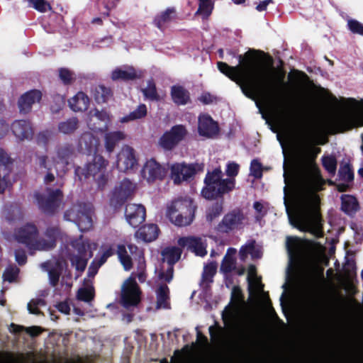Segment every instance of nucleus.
Masks as SVG:
<instances>
[{
	"mask_svg": "<svg viewBox=\"0 0 363 363\" xmlns=\"http://www.w3.org/2000/svg\"><path fill=\"white\" fill-rule=\"evenodd\" d=\"M240 65L230 67L225 62H218L220 72L240 86L243 94L255 99L261 97L276 101L277 89L274 84V72L258 60L246 54V60L239 55Z\"/></svg>",
	"mask_w": 363,
	"mask_h": 363,
	"instance_id": "nucleus-1",
	"label": "nucleus"
},
{
	"mask_svg": "<svg viewBox=\"0 0 363 363\" xmlns=\"http://www.w3.org/2000/svg\"><path fill=\"white\" fill-rule=\"evenodd\" d=\"M284 204H320L318 192L325 181L313 159L303 155L288 170L284 164Z\"/></svg>",
	"mask_w": 363,
	"mask_h": 363,
	"instance_id": "nucleus-2",
	"label": "nucleus"
},
{
	"mask_svg": "<svg viewBox=\"0 0 363 363\" xmlns=\"http://www.w3.org/2000/svg\"><path fill=\"white\" fill-rule=\"evenodd\" d=\"M321 206H285L289 223L302 232L323 236Z\"/></svg>",
	"mask_w": 363,
	"mask_h": 363,
	"instance_id": "nucleus-3",
	"label": "nucleus"
},
{
	"mask_svg": "<svg viewBox=\"0 0 363 363\" xmlns=\"http://www.w3.org/2000/svg\"><path fill=\"white\" fill-rule=\"evenodd\" d=\"M223 172L220 168L208 172L204 179L205 187L201 191L202 196L208 199H213L235 187L234 179H222Z\"/></svg>",
	"mask_w": 363,
	"mask_h": 363,
	"instance_id": "nucleus-4",
	"label": "nucleus"
},
{
	"mask_svg": "<svg viewBox=\"0 0 363 363\" xmlns=\"http://www.w3.org/2000/svg\"><path fill=\"white\" fill-rule=\"evenodd\" d=\"M276 118L283 128L295 134L305 145L313 142L312 135L301 127L294 112L278 106L276 110Z\"/></svg>",
	"mask_w": 363,
	"mask_h": 363,
	"instance_id": "nucleus-5",
	"label": "nucleus"
},
{
	"mask_svg": "<svg viewBox=\"0 0 363 363\" xmlns=\"http://www.w3.org/2000/svg\"><path fill=\"white\" fill-rule=\"evenodd\" d=\"M108 162L101 155H96L93 157L91 162H89L84 167H77L75 169L76 174L82 179L92 177L98 183L99 187L105 185L108 180V174L106 173V167Z\"/></svg>",
	"mask_w": 363,
	"mask_h": 363,
	"instance_id": "nucleus-6",
	"label": "nucleus"
},
{
	"mask_svg": "<svg viewBox=\"0 0 363 363\" xmlns=\"http://www.w3.org/2000/svg\"><path fill=\"white\" fill-rule=\"evenodd\" d=\"M141 291L135 277L130 276L123 283L121 288V303L126 309L137 306L140 301Z\"/></svg>",
	"mask_w": 363,
	"mask_h": 363,
	"instance_id": "nucleus-7",
	"label": "nucleus"
},
{
	"mask_svg": "<svg viewBox=\"0 0 363 363\" xmlns=\"http://www.w3.org/2000/svg\"><path fill=\"white\" fill-rule=\"evenodd\" d=\"M203 170V164L175 163L171 166V178L174 184H179L182 182L189 181Z\"/></svg>",
	"mask_w": 363,
	"mask_h": 363,
	"instance_id": "nucleus-8",
	"label": "nucleus"
},
{
	"mask_svg": "<svg viewBox=\"0 0 363 363\" xmlns=\"http://www.w3.org/2000/svg\"><path fill=\"white\" fill-rule=\"evenodd\" d=\"M331 125L337 131H344L355 126H363V111L338 113L330 119Z\"/></svg>",
	"mask_w": 363,
	"mask_h": 363,
	"instance_id": "nucleus-9",
	"label": "nucleus"
},
{
	"mask_svg": "<svg viewBox=\"0 0 363 363\" xmlns=\"http://www.w3.org/2000/svg\"><path fill=\"white\" fill-rule=\"evenodd\" d=\"M183 207L179 211L176 208V206H168L167 210V217L171 223L179 227L190 225L194 218L196 209V206H183Z\"/></svg>",
	"mask_w": 363,
	"mask_h": 363,
	"instance_id": "nucleus-10",
	"label": "nucleus"
},
{
	"mask_svg": "<svg viewBox=\"0 0 363 363\" xmlns=\"http://www.w3.org/2000/svg\"><path fill=\"white\" fill-rule=\"evenodd\" d=\"M39 232L37 226L33 223H26L15 231L16 240L25 245L28 248L33 250L39 247Z\"/></svg>",
	"mask_w": 363,
	"mask_h": 363,
	"instance_id": "nucleus-11",
	"label": "nucleus"
},
{
	"mask_svg": "<svg viewBox=\"0 0 363 363\" xmlns=\"http://www.w3.org/2000/svg\"><path fill=\"white\" fill-rule=\"evenodd\" d=\"M136 185L128 179L118 184L111 193V204H123L129 201L134 194Z\"/></svg>",
	"mask_w": 363,
	"mask_h": 363,
	"instance_id": "nucleus-12",
	"label": "nucleus"
},
{
	"mask_svg": "<svg viewBox=\"0 0 363 363\" xmlns=\"http://www.w3.org/2000/svg\"><path fill=\"white\" fill-rule=\"evenodd\" d=\"M187 134L186 128L182 125H174L165 132L160 139V145L165 150H170L182 141Z\"/></svg>",
	"mask_w": 363,
	"mask_h": 363,
	"instance_id": "nucleus-13",
	"label": "nucleus"
},
{
	"mask_svg": "<svg viewBox=\"0 0 363 363\" xmlns=\"http://www.w3.org/2000/svg\"><path fill=\"white\" fill-rule=\"evenodd\" d=\"M86 123L89 128L91 130L104 132L108 128L110 117L106 111L94 108L89 112Z\"/></svg>",
	"mask_w": 363,
	"mask_h": 363,
	"instance_id": "nucleus-14",
	"label": "nucleus"
},
{
	"mask_svg": "<svg viewBox=\"0 0 363 363\" xmlns=\"http://www.w3.org/2000/svg\"><path fill=\"white\" fill-rule=\"evenodd\" d=\"M138 164L135 150L125 145L117 155L116 167L121 172L133 169Z\"/></svg>",
	"mask_w": 363,
	"mask_h": 363,
	"instance_id": "nucleus-15",
	"label": "nucleus"
},
{
	"mask_svg": "<svg viewBox=\"0 0 363 363\" xmlns=\"http://www.w3.org/2000/svg\"><path fill=\"white\" fill-rule=\"evenodd\" d=\"M165 173V169L154 159L147 160L141 170L142 177L148 183L162 179Z\"/></svg>",
	"mask_w": 363,
	"mask_h": 363,
	"instance_id": "nucleus-16",
	"label": "nucleus"
},
{
	"mask_svg": "<svg viewBox=\"0 0 363 363\" xmlns=\"http://www.w3.org/2000/svg\"><path fill=\"white\" fill-rule=\"evenodd\" d=\"M245 216L238 208L234 209L224 216L221 222L217 226V230L221 233H229L242 223Z\"/></svg>",
	"mask_w": 363,
	"mask_h": 363,
	"instance_id": "nucleus-17",
	"label": "nucleus"
},
{
	"mask_svg": "<svg viewBox=\"0 0 363 363\" xmlns=\"http://www.w3.org/2000/svg\"><path fill=\"white\" fill-rule=\"evenodd\" d=\"M198 132L202 137L213 138L218 134L219 128L210 116L203 113L199 116Z\"/></svg>",
	"mask_w": 363,
	"mask_h": 363,
	"instance_id": "nucleus-18",
	"label": "nucleus"
},
{
	"mask_svg": "<svg viewBox=\"0 0 363 363\" xmlns=\"http://www.w3.org/2000/svg\"><path fill=\"white\" fill-rule=\"evenodd\" d=\"M13 135L20 141L30 140L33 136L30 123L26 120H16L11 125Z\"/></svg>",
	"mask_w": 363,
	"mask_h": 363,
	"instance_id": "nucleus-19",
	"label": "nucleus"
},
{
	"mask_svg": "<svg viewBox=\"0 0 363 363\" xmlns=\"http://www.w3.org/2000/svg\"><path fill=\"white\" fill-rule=\"evenodd\" d=\"M125 216L127 222L132 227L139 226L145 220V206H125Z\"/></svg>",
	"mask_w": 363,
	"mask_h": 363,
	"instance_id": "nucleus-20",
	"label": "nucleus"
},
{
	"mask_svg": "<svg viewBox=\"0 0 363 363\" xmlns=\"http://www.w3.org/2000/svg\"><path fill=\"white\" fill-rule=\"evenodd\" d=\"M42 97L40 91L33 89L23 94L18 100V108L21 113H29L33 104L38 103Z\"/></svg>",
	"mask_w": 363,
	"mask_h": 363,
	"instance_id": "nucleus-21",
	"label": "nucleus"
},
{
	"mask_svg": "<svg viewBox=\"0 0 363 363\" xmlns=\"http://www.w3.org/2000/svg\"><path fill=\"white\" fill-rule=\"evenodd\" d=\"M179 245L187 247L194 252L196 255L204 257L207 254L206 245L202 242L201 238L198 237H184L178 241Z\"/></svg>",
	"mask_w": 363,
	"mask_h": 363,
	"instance_id": "nucleus-22",
	"label": "nucleus"
},
{
	"mask_svg": "<svg viewBox=\"0 0 363 363\" xmlns=\"http://www.w3.org/2000/svg\"><path fill=\"white\" fill-rule=\"evenodd\" d=\"M35 197L38 204H60L63 201V194L58 189L48 188L43 194L35 193Z\"/></svg>",
	"mask_w": 363,
	"mask_h": 363,
	"instance_id": "nucleus-23",
	"label": "nucleus"
},
{
	"mask_svg": "<svg viewBox=\"0 0 363 363\" xmlns=\"http://www.w3.org/2000/svg\"><path fill=\"white\" fill-rule=\"evenodd\" d=\"M142 72L137 71L133 67L124 65L116 67L111 72V79L116 80H133L141 77Z\"/></svg>",
	"mask_w": 363,
	"mask_h": 363,
	"instance_id": "nucleus-24",
	"label": "nucleus"
},
{
	"mask_svg": "<svg viewBox=\"0 0 363 363\" xmlns=\"http://www.w3.org/2000/svg\"><path fill=\"white\" fill-rule=\"evenodd\" d=\"M73 154V148L71 145L65 144L57 147L55 152V157L57 160L56 165L62 168V171L69 163L70 158Z\"/></svg>",
	"mask_w": 363,
	"mask_h": 363,
	"instance_id": "nucleus-25",
	"label": "nucleus"
},
{
	"mask_svg": "<svg viewBox=\"0 0 363 363\" xmlns=\"http://www.w3.org/2000/svg\"><path fill=\"white\" fill-rule=\"evenodd\" d=\"M160 229L156 224H146L141 226L136 232L138 238L144 242H150L156 240L158 237Z\"/></svg>",
	"mask_w": 363,
	"mask_h": 363,
	"instance_id": "nucleus-26",
	"label": "nucleus"
},
{
	"mask_svg": "<svg viewBox=\"0 0 363 363\" xmlns=\"http://www.w3.org/2000/svg\"><path fill=\"white\" fill-rule=\"evenodd\" d=\"M60 235V228L58 225L47 228L45 235L48 240L44 239L39 240V246L41 245L43 249H52L56 246L57 239Z\"/></svg>",
	"mask_w": 363,
	"mask_h": 363,
	"instance_id": "nucleus-27",
	"label": "nucleus"
},
{
	"mask_svg": "<svg viewBox=\"0 0 363 363\" xmlns=\"http://www.w3.org/2000/svg\"><path fill=\"white\" fill-rule=\"evenodd\" d=\"M99 144V139L89 132L82 134L79 142L81 150L87 153L95 152Z\"/></svg>",
	"mask_w": 363,
	"mask_h": 363,
	"instance_id": "nucleus-28",
	"label": "nucleus"
},
{
	"mask_svg": "<svg viewBox=\"0 0 363 363\" xmlns=\"http://www.w3.org/2000/svg\"><path fill=\"white\" fill-rule=\"evenodd\" d=\"M68 103L72 111H84L89 107V99L84 92L79 91L68 101Z\"/></svg>",
	"mask_w": 363,
	"mask_h": 363,
	"instance_id": "nucleus-29",
	"label": "nucleus"
},
{
	"mask_svg": "<svg viewBox=\"0 0 363 363\" xmlns=\"http://www.w3.org/2000/svg\"><path fill=\"white\" fill-rule=\"evenodd\" d=\"M125 138V134L121 130L106 133L104 135V144L106 151L113 152L117 144Z\"/></svg>",
	"mask_w": 363,
	"mask_h": 363,
	"instance_id": "nucleus-30",
	"label": "nucleus"
},
{
	"mask_svg": "<svg viewBox=\"0 0 363 363\" xmlns=\"http://www.w3.org/2000/svg\"><path fill=\"white\" fill-rule=\"evenodd\" d=\"M171 96L174 104L184 106L190 101L189 92L181 86H173L171 88Z\"/></svg>",
	"mask_w": 363,
	"mask_h": 363,
	"instance_id": "nucleus-31",
	"label": "nucleus"
},
{
	"mask_svg": "<svg viewBox=\"0 0 363 363\" xmlns=\"http://www.w3.org/2000/svg\"><path fill=\"white\" fill-rule=\"evenodd\" d=\"M82 206H77V207L81 208ZM77 206H73L69 209L67 210L64 213V218L66 220L72 221L80 224V221L82 218H84L87 220L89 225H91V218L85 213L81 212L79 209H75Z\"/></svg>",
	"mask_w": 363,
	"mask_h": 363,
	"instance_id": "nucleus-32",
	"label": "nucleus"
},
{
	"mask_svg": "<svg viewBox=\"0 0 363 363\" xmlns=\"http://www.w3.org/2000/svg\"><path fill=\"white\" fill-rule=\"evenodd\" d=\"M157 308H170L169 289L166 284H161L156 291Z\"/></svg>",
	"mask_w": 363,
	"mask_h": 363,
	"instance_id": "nucleus-33",
	"label": "nucleus"
},
{
	"mask_svg": "<svg viewBox=\"0 0 363 363\" xmlns=\"http://www.w3.org/2000/svg\"><path fill=\"white\" fill-rule=\"evenodd\" d=\"M163 260L166 261L168 265H174L177 263L182 255V250L178 247H167L162 251Z\"/></svg>",
	"mask_w": 363,
	"mask_h": 363,
	"instance_id": "nucleus-34",
	"label": "nucleus"
},
{
	"mask_svg": "<svg viewBox=\"0 0 363 363\" xmlns=\"http://www.w3.org/2000/svg\"><path fill=\"white\" fill-rule=\"evenodd\" d=\"M230 252L235 254L236 250L232 247L228 248L220 264V270L225 274L230 273L235 269V259L230 255Z\"/></svg>",
	"mask_w": 363,
	"mask_h": 363,
	"instance_id": "nucleus-35",
	"label": "nucleus"
},
{
	"mask_svg": "<svg viewBox=\"0 0 363 363\" xmlns=\"http://www.w3.org/2000/svg\"><path fill=\"white\" fill-rule=\"evenodd\" d=\"M24 216L21 206H6L5 218L9 223H15L23 220Z\"/></svg>",
	"mask_w": 363,
	"mask_h": 363,
	"instance_id": "nucleus-36",
	"label": "nucleus"
},
{
	"mask_svg": "<svg viewBox=\"0 0 363 363\" xmlns=\"http://www.w3.org/2000/svg\"><path fill=\"white\" fill-rule=\"evenodd\" d=\"M56 158L53 155L52 157H48L44 155H39L37 156V164L40 168L44 169L48 172L51 171L53 168L57 171H62V168L56 165Z\"/></svg>",
	"mask_w": 363,
	"mask_h": 363,
	"instance_id": "nucleus-37",
	"label": "nucleus"
},
{
	"mask_svg": "<svg viewBox=\"0 0 363 363\" xmlns=\"http://www.w3.org/2000/svg\"><path fill=\"white\" fill-rule=\"evenodd\" d=\"M147 113V106L145 104H140L134 111L129 114L120 118L119 121L121 123H128L130 121L143 118Z\"/></svg>",
	"mask_w": 363,
	"mask_h": 363,
	"instance_id": "nucleus-38",
	"label": "nucleus"
},
{
	"mask_svg": "<svg viewBox=\"0 0 363 363\" xmlns=\"http://www.w3.org/2000/svg\"><path fill=\"white\" fill-rule=\"evenodd\" d=\"M79 126V120L72 117L58 124V130L60 133L68 135L74 133Z\"/></svg>",
	"mask_w": 363,
	"mask_h": 363,
	"instance_id": "nucleus-39",
	"label": "nucleus"
},
{
	"mask_svg": "<svg viewBox=\"0 0 363 363\" xmlns=\"http://www.w3.org/2000/svg\"><path fill=\"white\" fill-rule=\"evenodd\" d=\"M199 8L196 12V15H200L203 19H207L212 13L214 9L213 0H198Z\"/></svg>",
	"mask_w": 363,
	"mask_h": 363,
	"instance_id": "nucleus-40",
	"label": "nucleus"
},
{
	"mask_svg": "<svg viewBox=\"0 0 363 363\" xmlns=\"http://www.w3.org/2000/svg\"><path fill=\"white\" fill-rule=\"evenodd\" d=\"M72 245L77 251L78 256L88 257L89 252H91L89 240H84L82 235L79 239L72 242Z\"/></svg>",
	"mask_w": 363,
	"mask_h": 363,
	"instance_id": "nucleus-41",
	"label": "nucleus"
},
{
	"mask_svg": "<svg viewBox=\"0 0 363 363\" xmlns=\"http://www.w3.org/2000/svg\"><path fill=\"white\" fill-rule=\"evenodd\" d=\"M117 255L119 260L125 270L128 271L133 267V262L131 257L128 255L125 246L124 245H118L117 247Z\"/></svg>",
	"mask_w": 363,
	"mask_h": 363,
	"instance_id": "nucleus-42",
	"label": "nucleus"
},
{
	"mask_svg": "<svg viewBox=\"0 0 363 363\" xmlns=\"http://www.w3.org/2000/svg\"><path fill=\"white\" fill-rule=\"evenodd\" d=\"M11 327L13 328V332L15 333H20L25 331L31 337H35L39 336L43 331V329L40 326H31L24 327L22 325H18L14 323L11 324Z\"/></svg>",
	"mask_w": 363,
	"mask_h": 363,
	"instance_id": "nucleus-43",
	"label": "nucleus"
},
{
	"mask_svg": "<svg viewBox=\"0 0 363 363\" xmlns=\"http://www.w3.org/2000/svg\"><path fill=\"white\" fill-rule=\"evenodd\" d=\"M217 264L216 262H211L206 264L202 273V282L207 285L213 282V277L216 274Z\"/></svg>",
	"mask_w": 363,
	"mask_h": 363,
	"instance_id": "nucleus-44",
	"label": "nucleus"
},
{
	"mask_svg": "<svg viewBox=\"0 0 363 363\" xmlns=\"http://www.w3.org/2000/svg\"><path fill=\"white\" fill-rule=\"evenodd\" d=\"M175 10L172 8L167 9L155 18V23L157 28L162 29L164 24L170 21L174 18Z\"/></svg>",
	"mask_w": 363,
	"mask_h": 363,
	"instance_id": "nucleus-45",
	"label": "nucleus"
},
{
	"mask_svg": "<svg viewBox=\"0 0 363 363\" xmlns=\"http://www.w3.org/2000/svg\"><path fill=\"white\" fill-rule=\"evenodd\" d=\"M62 269V263L57 261L55 266L48 271L49 281L52 286L55 287L58 284Z\"/></svg>",
	"mask_w": 363,
	"mask_h": 363,
	"instance_id": "nucleus-46",
	"label": "nucleus"
},
{
	"mask_svg": "<svg viewBox=\"0 0 363 363\" xmlns=\"http://www.w3.org/2000/svg\"><path fill=\"white\" fill-rule=\"evenodd\" d=\"M93 252H90L88 257L74 255L71 258L72 265L75 266L77 271L83 272L87 265L89 259L92 257Z\"/></svg>",
	"mask_w": 363,
	"mask_h": 363,
	"instance_id": "nucleus-47",
	"label": "nucleus"
},
{
	"mask_svg": "<svg viewBox=\"0 0 363 363\" xmlns=\"http://www.w3.org/2000/svg\"><path fill=\"white\" fill-rule=\"evenodd\" d=\"M142 92L147 99L150 101H157L159 99L156 86L152 80H148L147 82V86L142 89Z\"/></svg>",
	"mask_w": 363,
	"mask_h": 363,
	"instance_id": "nucleus-48",
	"label": "nucleus"
},
{
	"mask_svg": "<svg viewBox=\"0 0 363 363\" xmlns=\"http://www.w3.org/2000/svg\"><path fill=\"white\" fill-rule=\"evenodd\" d=\"M339 179L345 183H349L353 180L354 174L349 164L340 166L338 171Z\"/></svg>",
	"mask_w": 363,
	"mask_h": 363,
	"instance_id": "nucleus-49",
	"label": "nucleus"
},
{
	"mask_svg": "<svg viewBox=\"0 0 363 363\" xmlns=\"http://www.w3.org/2000/svg\"><path fill=\"white\" fill-rule=\"evenodd\" d=\"M94 296L95 292L94 289L93 287L80 288L77 294V299L84 302L91 301L94 298Z\"/></svg>",
	"mask_w": 363,
	"mask_h": 363,
	"instance_id": "nucleus-50",
	"label": "nucleus"
},
{
	"mask_svg": "<svg viewBox=\"0 0 363 363\" xmlns=\"http://www.w3.org/2000/svg\"><path fill=\"white\" fill-rule=\"evenodd\" d=\"M46 304L45 301L43 298L32 299L27 306L28 310L30 313L39 315L41 313L38 306H43Z\"/></svg>",
	"mask_w": 363,
	"mask_h": 363,
	"instance_id": "nucleus-51",
	"label": "nucleus"
},
{
	"mask_svg": "<svg viewBox=\"0 0 363 363\" xmlns=\"http://www.w3.org/2000/svg\"><path fill=\"white\" fill-rule=\"evenodd\" d=\"M323 165L330 174H334L336 171L337 161L333 156H324L322 159Z\"/></svg>",
	"mask_w": 363,
	"mask_h": 363,
	"instance_id": "nucleus-52",
	"label": "nucleus"
},
{
	"mask_svg": "<svg viewBox=\"0 0 363 363\" xmlns=\"http://www.w3.org/2000/svg\"><path fill=\"white\" fill-rule=\"evenodd\" d=\"M29 6L40 12H46L51 9L50 4L45 0H28Z\"/></svg>",
	"mask_w": 363,
	"mask_h": 363,
	"instance_id": "nucleus-53",
	"label": "nucleus"
},
{
	"mask_svg": "<svg viewBox=\"0 0 363 363\" xmlns=\"http://www.w3.org/2000/svg\"><path fill=\"white\" fill-rule=\"evenodd\" d=\"M11 167L0 169V194H2L9 185V175Z\"/></svg>",
	"mask_w": 363,
	"mask_h": 363,
	"instance_id": "nucleus-54",
	"label": "nucleus"
},
{
	"mask_svg": "<svg viewBox=\"0 0 363 363\" xmlns=\"http://www.w3.org/2000/svg\"><path fill=\"white\" fill-rule=\"evenodd\" d=\"M223 211V206H211L206 210V220L212 222L218 217Z\"/></svg>",
	"mask_w": 363,
	"mask_h": 363,
	"instance_id": "nucleus-55",
	"label": "nucleus"
},
{
	"mask_svg": "<svg viewBox=\"0 0 363 363\" xmlns=\"http://www.w3.org/2000/svg\"><path fill=\"white\" fill-rule=\"evenodd\" d=\"M349 29L355 34L363 36V24L357 20L350 19L347 21Z\"/></svg>",
	"mask_w": 363,
	"mask_h": 363,
	"instance_id": "nucleus-56",
	"label": "nucleus"
},
{
	"mask_svg": "<svg viewBox=\"0 0 363 363\" xmlns=\"http://www.w3.org/2000/svg\"><path fill=\"white\" fill-rule=\"evenodd\" d=\"M250 174L255 178H261L262 176V167L257 160H253L251 162Z\"/></svg>",
	"mask_w": 363,
	"mask_h": 363,
	"instance_id": "nucleus-57",
	"label": "nucleus"
},
{
	"mask_svg": "<svg viewBox=\"0 0 363 363\" xmlns=\"http://www.w3.org/2000/svg\"><path fill=\"white\" fill-rule=\"evenodd\" d=\"M174 277V265H168L167 270H161L158 274V278L160 280H164L167 283H170Z\"/></svg>",
	"mask_w": 363,
	"mask_h": 363,
	"instance_id": "nucleus-58",
	"label": "nucleus"
},
{
	"mask_svg": "<svg viewBox=\"0 0 363 363\" xmlns=\"http://www.w3.org/2000/svg\"><path fill=\"white\" fill-rule=\"evenodd\" d=\"M59 76L65 84H69L74 78V74L65 68L60 69Z\"/></svg>",
	"mask_w": 363,
	"mask_h": 363,
	"instance_id": "nucleus-59",
	"label": "nucleus"
},
{
	"mask_svg": "<svg viewBox=\"0 0 363 363\" xmlns=\"http://www.w3.org/2000/svg\"><path fill=\"white\" fill-rule=\"evenodd\" d=\"M11 158L8 154L0 147V169L11 167Z\"/></svg>",
	"mask_w": 363,
	"mask_h": 363,
	"instance_id": "nucleus-60",
	"label": "nucleus"
},
{
	"mask_svg": "<svg viewBox=\"0 0 363 363\" xmlns=\"http://www.w3.org/2000/svg\"><path fill=\"white\" fill-rule=\"evenodd\" d=\"M15 257L17 263L22 266L27 262V256L25 250L22 249H17L15 250Z\"/></svg>",
	"mask_w": 363,
	"mask_h": 363,
	"instance_id": "nucleus-61",
	"label": "nucleus"
},
{
	"mask_svg": "<svg viewBox=\"0 0 363 363\" xmlns=\"http://www.w3.org/2000/svg\"><path fill=\"white\" fill-rule=\"evenodd\" d=\"M239 165L235 162H229L227 164L226 174L228 177H235L238 174Z\"/></svg>",
	"mask_w": 363,
	"mask_h": 363,
	"instance_id": "nucleus-62",
	"label": "nucleus"
},
{
	"mask_svg": "<svg viewBox=\"0 0 363 363\" xmlns=\"http://www.w3.org/2000/svg\"><path fill=\"white\" fill-rule=\"evenodd\" d=\"M41 212L47 216H53L58 211L60 206H38Z\"/></svg>",
	"mask_w": 363,
	"mask_h": 363,
	"instance_id": "nucleus-63",
	"label": "nucleus"
},
{
	"mask_svg": "<svg viewBox=\"0 0 363 363\" xmlns=\"http://www.w3.org/2000/svg\"><path fill=\"white\" fill-rule=\"evenodd\" d=\"M298 238L296 237H288L286 240V248L291 254L298 247Z\"/></svg>",
	"mask_w": 363,
	"mask_h": 363,
	"instance_id": "nucleus-64",
	"label": "nucleus"
}]
</instances>
